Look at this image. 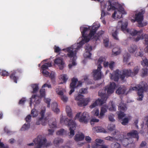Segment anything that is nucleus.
I'll list each match as a JSON object with an SVG mask.
<instances>
[{
	"instance_id": "nucleus-63",
	"label": "nucleus",
	"mask_w": 148,
	"mask_h": 148,
	"mask_svg": "<svg viewBox=\"0 0 148 148\" xmlns=\"http://www.w3.org/2000/svg\"><path fill=\"white\" fill-rule=\"evenodd\" d=\"M55 52H58L61 51L60 48L58 46H55L54 47Z\"/></svg>"
},
{
	"instance_id": "nucleus-18",
	"label": "nucleus",
	"mask_w": 148,
	"mask_h": 148,
	"mask_svg": "<svg viewBox=\"0 0 148 148\" xmlns=\"http://www.w3.org/2000/svg\"><path fill=\"white\" fill-rule=\"evenodd\" d=\"M55 64L58 65L60 70H62L65 66V63L62 58H56L54 61Z\"/></svg>"
},
{
	"instance_id": "nucleus-59",
	"label": "nucleus",
	"mask_w": 148,
	"mask_h": 148,
	"mask_svg": "<svg viewBox=\"0 0 148 148\" xmlns=\"http://www.w3.org/2000/svg\"><path fill=\"white\" fill-rule=\"evenodd\" d=\"M48 76H49L51 79H54L55 77V73L53 71H52L50 74H49Z\"/></svg>"
},
{
	"instance_id": "nucleus-9",
	"label": "nucleus",
	"mask_w": 148,
	"mask_h": 148,
	"mask_svg": "<svg viewBox=\"0 0 148 148\" xmlns=\"http://www.w3.org/2000/svg\"><path fill=\"white\" fill-rule=\"evenodd\" d=\"M148 89V87L146 83L145 82H142L140 84H138L134 87H131L129 89V92H131L133 90H138L137 94L138 97L137 99L138 100L141 101L143 100L144 97L143 92Z\"/></svg>"
},
{
	"instance_id": "nucleus-37",
	"label": "nucleus",
	"mask_w": 148,
	"mask_h": 148,
	"mask_svg": "<svg viewBox=\"0 0 148 148\" xmlns=\"http://www.w3.org/2000/svg\"><path fill=\"white\" fill-rule=\"evenodd\" d=\"M66 111L68 116L70 117H72V113L70 107L69 106H67L66 108Z\"/></svg>"
},
{
	"instance_id": "nucleus-20",
	"label": "nucleus",
	"mask_w": 148,
	"mask_h": 148,
	"mask_svg": "<svg viewBox=\"0 0 148 148\" xmlns=\"http://www.w3.org/2000/svg\"><path fill=\"white\" fill-rule=\"evenodd\" d=\"M112 134L113 136H108L105 138V139L111 141H117L118 135L119 134V132L117 130H115L114 132Z\"/></svg>"
},
{
	"instance_id": "nucleus-45",
	"label": "nucleus",
	"mask_w": 148,
	"mask_h": 148,
	"mask_svg": "<svg viewBox=\"0 0 148 148\" xmlns=\"http://www.w3.org/2000/svg\"><path fill=\"white\" fill-rule=\"evenodd\" d=\"M38 112L37 110L35 109L32 110L31 114L33 117H36L38 115Z\"/></svg>"
},
{
	"instance_id": "nucleus-2",
	"label": "nucleus",
	"mask_w": 148,
	"mask_h": 148,
	"mask_svg": "<svg viewBox=\"0 0 148 148\" xmlns=\"http://www.w3.org/2000/svg\"><path fill=\"white\" fill-rule=\"evenodd\" d=\"M90 118L89 113L86 112H79L77 113L73 120H69L66 116L62 115L60 118V122L63 125H67L70 130L69 137H72L74 135V130L75 129L76 124L74 120L77 119L79 121L84 123H87Z\"/></svg>"
},
{
	"instance_id": "nucleus-6",
	"label": "nucleus",
	"mask_w": 148,
	"mask_h": 148,
	"mask_svg": "<svg viewBox=\"0 0 148 148\" xmlns=\"http://www.w3.org/2000/svg\"><path fill=\"white\" fill-rule=\"evenodd\" d=\"M108 108L112 111H115L116 110L115 105L112 101H110L108 106L104 105L101 107L100 113L98 108H95L92 111L91 113L94 116H98L99 118H102L104 116L105 113L107 112Z\"/></svg>"
},
{
	"instance_id": "nucleus-13",
	"label": "nucleus",
	"mask_w": 148,
	"mask_h": 148,
	"mask_svg": "<svg viewBox=\"0 0 148 148\" xmlns=\"http://www.w3.org/2000/svg\"><path fill=\"white\" fill-rule=\"evenodd\" d=\"M127 109V108L126 105L124 103L123 101L121 100L118 105V110L119 111L117 112L119 119H121L125 116V114L124 112L122 111H125Z\"/></svg>"
},
{
	"instance_id": "nucleus-53",
	"label": "nucleus",
	"mask_w": 148,
	"mask_h": 148,
	"mask_svg": "<svg viewBox=\"0 0 148 148\" xmlns=\"http://www.w3.org/2000/svg\"><path fill=\"white\" fill-rule=\"evenodd\" d=\"M61 99L64 102H66L68 100V97L65 95H63L60 97Z\"/></svg>"
},
{
	"instance_id": "nucleus-52",
	"label": "nucleus",
	"mask_w": 148,
	"mask_h": 148,
	"mask_svg": "<svg viewBox=\"0 0 148 148\" xmlns=\"http://www.w3.org/2000/svg\"><path fill=\"white\" fill-rule=\"evenodd\" d=\"M114 115L113 114H111L108 116V119L111 122H114L115 121V119H114Z\"/></svg>"
},
{
	"instance_id": "nucleus-28",
	"label": "nucleus",
	"mask_w": 148,
	"mask_h": 148,
	"mask_svg": "<svg viewBox=\"0 0 148 148\" xmlns=\"http://www.w3.org/2000/svg\"><path fill=\"white\" fill-rule=\"evenodd\" d=\"M47 87L48 88H51V86L50 84H48L47 83L44 84L42 86V88L40 90V95L42 97H44L45 95V90L44 88Z\"/></svg>"
},
{
	"instance_id": "nucleus-16",
	"label": "nucleus",
	"mask_w": 148,
	"mask_h": 148,
	"mask_svg": "<svg viewBox=\"0 0 148 148\" xmlns=\"http://www.w3.org/2000/svg\"><path fill=\"white\" fill-rule=\"evenodd\" d=\"M145 12V10L143 9L141 10L137 13L136 14L135 16H133L134 19H132V22L134 23L135 21L137 22L143 19V14Z\"/></svg>"
},
{
	"instance_id": "nucleus-4",
	"label": "nucleus",
	"mask_w": 148,
	"mask_h": 148,
	"mask_svg": "<svg viewBox=\"0 0 148 148\" xmlns=\"http://www.w3.org/2000/svg\"><path fill=\"white\" fill-rule=\"evenodd\" d=\"M101 5L102 10L101 19L106 14L103 10L105 9H106L108 12L114 10V12L112 15V17L115 19L120 18L122 17V14H127L121 5L117 2H113L112 4L110 1L107 2L103 1L101 2Z\"/></svg>"
},
{
	"instance_id": "nucleus-41",
	"label": "nucleus",
	"mask_w": 148,
	"mask_h": 148,
	"mask_svg": "<svg viewBox=\"0 0 148 148\" xmlns=\"http://www.w3.org/2000/svg\"><path fill=\"white\" fill-rule=\"evenodd\" d=\"M51 63L48 62L43 64L41 66V68L42 69L46 70L48 69V67H51Z\"/></svg>"
},
{
	"instance_id": "nucleus-1",
	"label": "nucleus",
	"mask_w": 148,
	"mask_h": 148,
	"mask_svg": "<svg viewBox=\"0 0 148 148\" xmlns=\"http://www.w3.org/2000/svg\"><path fill=\"white\" fill-rule=\"evenodd\" d=\"M100 26L99 23L96 22L94 23L92 26L81 27L80 29L83 36L82 40L79 43H75L62 50L67 52V56L70 58L69 65V68L71 69L76 65V53L82 45L88 42L91 39L97 40L98 39L99 36L97 34L96 32Z\"/></svg>"
},
{
	"instance_id": "nucleus-54",
	"label": "nucleus",
	"mask_w": 148,
	"mask_h": 148,
	"mask_svg": "<svg viewBox=\"0 0 148 148\" xmlns=\"http://www.w3.org/2000/svg\"><path fill=\"white\" fill-rule=\"evenodd\" d=\"M44 101L47 104V107H49L50 103L51 101V99L48 98H45L44 99Z\"/></svg>"
},
{
	"instance_id": "nucleus-50",
	"label": "nucleus",
	"mask_w": 148,
	"mask_h": 148,
	"mask_svg": "<svg viewBox=\"0 0 148 148\" xmlns=\"http://www.w3.org/2000/svg\"><path fill=\"white\" fill-rule=\"evenodd\" d=\"M111 147L112 148H120V145L118 143L115 142L112 144Z\"/></svg>"
},
{
	"instance_id": "nucleus-26",
	"label": "nucleus",
	"mask_w": 148,
	"mask_h": 148,
	"mask_svg": "<svg viewBox=\"0 0 148 148\" xmlns=\"http://www.w3.org/2000/svg\"><path fill=\"white\" fill-rule=\"evenodd\" d=\"M58 78L62 81V82L59 84H63L65 83L66 82L68 79L69 77L68 75L66 74H62L59 76Z\"/></svg>"
},
{
	"instance_id": "nucleus-57",
	"label": "nucleus",
	"mask_w": 148,
	"mask_h": 148,
	"mask_svg": "<svg viewBox=\"0 0 148 148\" xmlns=\"http://www.w3.org/2000/svg\"><path fill=\"white\" fill-rule=\"evenodd\" d=\"M42 73L43 75L45 77H48L49 76V73L45 69H42Z\"/></svg>"
},
{
	"instance_id": "nucleus-40",
	"label": "nucleus",
	"mask_w": 148,
	"mask_h": 148,
	"mask_svg": "<svg viewBox=\"0 0 148 148\" xmlns=\"http://www.w3.org/2000/svg\"><path fill=\"white\" fill-rule=\"evenodd\" d=\"M143 60L141 62V64L143 66H148V60L145 57H144L142 58Z\"/></svg>"
},
{
	"instance_id": "nucleus-64",
	"label": "nucleus",
	"mask_w": 148,
	"mask_h": 148,
	"mask_svg": "<svg viewBox=\"0 0 148 148\" xmlns=\"http://www.w3.org/2000/svg\"><path fill=\"white\" fill-rule=\"evenodd\" d=\"M1 73L2 76H7L8 75V72L5 71H2Z\"/></svg>"
},
{
	"instance_id": "nucleus-61",
	"label": "nucleus",
	"mask_w": 148,
	"mask_h": 148,
	"mask_svg": "<svg viewBox=\"0 0 148 148\" xmlns=\"http://www.w3.org/2000/svg\"><path fill=\"white\" fill-rule=\"evenodd\" d=\"M85 140L87 142V143H90L91 141V138L89 136H86L85 137Z\"/></svg>"
},
{
	"instance_id": "nucleus-58",
	"label": "nucleus",
	"mask_w": 148,
	"mask_h": 148,
	"mask_svg": "<svg viewBox=\"0 0 148 148\" xmlns=\"http://www.w3.org/2000/svg\"><path fill=\"white\" fill-rule=\"evenodd\" d=\"M31 117L30 115H28L25 119V120L27 123H29L31 120Z\"/></svg>"
},
{
	"instance_id": "nucleus-46",
	"label": "nucleus",
	"mask_w": 148,
	"mask_h": 148,
	"mask_svg": "<svg viewBox=\"0 0 148 148\" xmlns=\"http://www.w3.org/2000/svg\"><path fill=\"white\" fill-rule=\"evenodd\" d=\"M31 86L33 89L32 92L33 93L36 92L38 89V85L36 84H32Z\"/></svg>"
},
{
	"instance_id": "nucleus-19",
	"label": "nucleus",
	"mask_w": 148,
	"mask_h": 148,
	"mask_svg": "<svg viewBox=\"0 0 148 148\" xmlns=\"http://www.w3.org/2000/svg\"><path fill=\"white\" fill-rule=\"evenodd\" d=\"M40 97L37 95H33L31 98L30 103V106L31 107L32 103H33L34 106H35L40 102Z\"/></svg>"
},
{
	"instance_id": "nucleus-7",
	"label": "nucleus",
	"mask_w": 148,
	"mask_h": 148,
	"mask_svg": "<svg viewBox=\"0 0 148 148\" xmlns=\"http://www.w3.org/2000/svg\"><path fill=\"white\" fill-rule=\"evenodd\" d=\"M119 76H120V78L122 80L124 79L125 77L134 76L132 71L130 69H125L121 72L118 70L114 71L112 74H111L110 77L111 79L116 81L119 79Z\"/></svg>"
},
{
	"instance_id": "nucleus-39",
	"label": "nucleus",
	"mask_w": 148,
	"mask_h": 148,
	"mask_svg": "<svg viewBox=\"0 0 148 148\" xmlns=\"http://www.w3.org/2000/svg\"><path fill=\"white\" fill-rule=\"evenodd\" d=\"M143 49L140 48L138 49V51L136 53L135 56H140L142 57L143 56Z\"/></svg>"
},
{
	"instance_id": "nucleus-55",
	"label": "nucleus",
	"mask_w": 148,
	"mask_h": 148,
	"mask_svg": "<svg viewBox=\"0 0 148 148\" xmlns=\"http://www.w3.org/2000/svg\"><path fill=\"white\" fill-rule=\"evenodd\" d=\"M15 73H12L10 76V78L13 79L15 82L17 83V82L16 79H17V78L15 76Z\"/></svg>"
},
{
	"instance_id": "nucleus-8",
	"label": "nucleus",
	"mask_w": 148,
	"mask_h": 148,
	"mask_svg": "<svg viewBox=\"0 0 148 148\" xmlns=\"http://www.w3.org/2000/svg\"><path fill=\"white\" fill-rule=\"evenodd\" d=\"M34 142L27 144L29 146H33L35 144L34 148H43L45 147L49 146L50 144L49 143H47L46 138L43 136L40 135L37 137L33 140Z\"/></svg>"
},
{
	"instance_id": "nucleus-47",
	"label": "nucleus",
	"mask_w": 148,
	"mask_h": 148,
	"mask_svg": "<svg viewBox=\"0 0 148 148\" xmlns=\"http://www.w3.org/2000/svg\"><path fill=\"white\" fill-rule=\"evenodd\" d=\"M107 128L109 131H112L115 130V125L113 124H109L107 127Z\"/></svg>"
},
{
	"instance_id": "nucleus-51",
	"label": "nucleus",
	"mask_w": 148,
	"mask_h": 148,
	"mask_svg": "<svg viewBox=\"0 0 148 148\" xmlns=\"http://www.w3.org/2000/svg\"><path fill=\"white\" fill-rule=\"evenodd\" d=\"M139 68L138 66L135 67L134 70V71L132 72L133 76L135 75L138 73Z\"/></svg>"
},
{
	"instance_id": "nucleus-62",
	"label": "nucleus",
	"mask_w": 148,
	"mask_h": 148,
	"mask_svg": "<svg viewBox=\"0 0 148 148\" xmlns=\"http://www.w3.org/2000/svg\"><path fill=\"white\" fill-rule=\"evenodd\" d=\"M4 131L8 134H12V132L9 130L7 127H5L4 128Z\"/></svg>"
},
{
	"instance_id": "nucleus-24",
	"label": "nucleus",
	"mask_w": 148,
	"mask_h": 148,
	"mask_svg": "<svg viewBox=\"0 0 148 148\" xmlns=\"http://www.w3.org/2000/svg\"><path fill=\"white\" fill-rule=\"evenodd\" d=\"M92 130L94 132H102L104 133H108V131H106L104 128L100 126L93 127L92 129Z\"/></svg>"
},
{
	"instance_id": "nucleus-10",
	"label": "nucleus",
	"mask_w": 148,
	"mask_h": 148,
	"mask_svg": "<svg viewBox=\"0 0 148 148\" xmlns=\"http://www.w3.org/2000/svg\"><path fill=\"white\" fill-rule=\"evenodd\" d=\"M84 82L86 83L87 84L90 83L89 82L87 76H84L83 79L79 81H78L77 78H73L72 79V82L70 84V87L71 88L81 87Z\"/></svg>"
},
{
	"instance_id": "nucleus-43",
	"label": "nucleus",
	"mask_w": 148,
	"mask_h": 148,
	"mask_svg": "<svg viewBox=\"0 0 148 148\" xmlns=\"http://www.w3.org/2000/svg\"><path fill=\"white\" fill-rule=\"evenodd\" d=\"M130 58V54L128 53L125 54L123 56V61L124 62H127Z\"/></svg>"
},
{
	"instance_id": "nucleus-3",
	"label": "nucleus",
	"mask_w": 148,
	"mask_h": 148,
	"mask_svg": "<svg viewBox=\"0 0 148 148\" xmlns=\"http://www.w3.org/2000/svg\"><path fill=\"white\" fill-rule=\"evenodd\" d=\"M128 23L126 21H120L118 23L117 28L121 27V29L125 33L129 34L130 38L136 41H138L140 39L144 38L145 44L147 46L145 49V52L148 53V35H144L142 30H137L135 29H129L127 28Z\"/></svg>"
},
{
	"instance_id": "nucleus-38",
	"label": "nucleus",
	"mask_w": 148,
	"mask_h": 148,
	"mask_svg": "<svg viewBox=\"0 0 148 148\" xmlns=\"http://www.w3.org/2000/svg\"><path fill=\"white\" fill-rule=\"evenodd\" d=\"M49 126L51 128H55L57 127L56 122L54 120L53 121L50 120L49 121Z\"/></svg>"
},
{
	"instance_id": "nucleus-48",
	"label": "nucleus",
	"mask_w": 148,
	"mask_h": 148,
	"mask_svg": "<svg viewBox=\"0 0 148 148\" xmlns=\"http://www.w3.org/2000/svg\"><path fill=\"white\" fill-rule=\"evenodd\" d=\"M88 88H82L79 90V92L81 94H87L88 92Z\"/></svg>"
},
{
	"instance_id": "nucleus-33",
	"label": "nucleus",
	"mask_w": 148,
	"mask_h": 148,
	"mask_svg": "<svg viewBox=\"0 0 148 148\" xmlns=\"http://www.w3.org/2000/svg\"><path fill=\"white\" fill-rule=\"evenodd\" d=\"M30 123H26L23 125L21 129V130L22 131L27 130L30 128Z\"/></svg>"
},
{
	"instance_id": "nucleus-21",
	"label": "nucleus",
	"mask_w": 148,
	"mask_h": 148,
	"mask_svg": "<svg viewBox=\"0 0 148 148\" xmlns=\"http://www.w3.org/2000/svg\"><path fill=\"white\" fill-rule=\"evenodd\" d=\"M92 50L91 46L86 44L85 47V52L83 54L84 57L86 58H90L91 56L90 51Z\"/></svg>"
},
{
	"instance_id": "nucleus-14",
	"label": "nucleus",
	"mask_w": 148,
	"mask_h": 148,
	"mask_svg": "<svg viewBox=\"0 0 148 148\" xmlns=\"http://www.w3.org/2000/svg\"><path fill=\"white\" fill-rule=\"evenodd\" d=\"M98 64H103L105 67H108V66L111 70H112L114 65V63L113 62H111L109 63L106 60V59L104 57H101L98 60Z\"/></svg>"
},
{
	"instance_id": "nucleus-36",
	"label": "nucleus",
	"mask_w": 148,
	"mask_h": 148,
	"mask_svg": "<svg viewBox=\"0 0 148 148\" xmlns=\"http://www.w3.org/2000/svg\"><path fill=\"white\" fill-rule=\"evenodd\" d=\"M137 47L135 45H132L130 46L128 48V51L131 53L134 52L136 50Z\"/></svg>"
},
{
	"instance_id": "nucleus-49",
	"label": "nucleus",
	"mask_w": 148,
	"mask_h": 148,
	"mask_svg": "<svg viewBox=\"0 0 148 148\" xmlns=\"http://www.w3.org/2000/svg\"><path fill=\"white\" fill-rule=\"evenodd\" d=\"M103 43L104 46L107 47L109 46V40L108 38H106L103 39Z\"/></svg>"
},
{
	"instance_id": "nucleus-17",
	"label": "nucleus",
	"mask_w": 148,
	"mask_h": 148,
	"mask_svg": "<svg viewBox=\"0 0 148 148\" xmlns=\"http://www.w3.org/2000/svg\"><path fill=\"white\" fill-rule=\"evenodd\" d=\"M130 137H124L123 135L119 133V134L117 141L121 143L124 146H127L129 144V140Z\"/></svg>"
},
{
	"instance_id": "nucleus-31",
	"label": "nucleus",
	"mask_w": 148,
	"mask_h": 148,
	"mask_svg": "<svg viewBox=\"0 0 148 148\" xmlns=\"http://www.w3.org/2000/svg\"><path fill=\"white\" fill-rule=\"evenodd\" d=\"M58 104L56 102L52 103L51 107L52 110L55 113H58L60 112L59 109L57 107Z\"/></svg>"
},
{
	"instance_id": "nucleus-11",
	"label": "nucleus",
	"mask_w": 148,
	"mask_h": 148,
	"mask_svg": "<svg viewBox=\"0 0 148 148\" xmlns=\"http://www.w3.org/2000/svg\"><path fill=\"white\" fill-rule=\"evenodd\" d=\"M75 99L77 101L78 105L82 107L86 106L90 101L89 98L84 99L83 96L79 94L77 96H75Z\"/></svg>"
},
{
	"instance_id": "nucleus-23",
	"label": "nucleus",
	"mask_w": 148,
	"mask_h": 148,
	"mask_svg": "<svg viewBox=\"0 0 148 148\" xmlns=\"http://www.w3.org/2000/svg\"><path fill=\"white\" fill-rule=\"evenodd\" d=\"M109 32L112 33V36L114 39L116 40L119 39L118 36V32L116 29L113 27H110L109 28Z\"/></svg>"
},
{
	"instance_id": "nucleus-5",
	"label": "nucleus",
	"mask_w": 148,
	"mask_h": 148,
	"mask_svg": "<svg viewBox=\"0 0 148 148\" xmlns=\"http://www.w3.org/2000/svg\"><path fill=\"white\" fill-rule=\"evenodd\" d=\"M116 86L115 83H111L109 85L103 89L99 90L98 95L101 97V99H99L96 100L90 106V108H92L105 103L108 96V95L114 92Z\"/></svg>"
},
{
	"instance_id": "nucleus-60",
	"label": "nucleus",
	"mask_w": 148,
	"mask_h": 148,
	"mask_svg": "<svg viewBox=\"0 0 148 148\" xmlns=\"http://www.w3.org/2000/svg\"><path fill=\"white\" fill-rule=\"evenodd\" d=\"M26 100L25 98H23L19 102V104H23L26 101Z\"/></svg>"
},
{
	"instance_id": "nucleus-25",
	"label": "nucleus",
	"mask_w": 148,
	"mask_h": 148,
	"mask_svg": "<svg viewBox=\"0 0 148 148\" xmlns=\"http://www.w3.org/2000/svg\"><path fill=\"white\" fill-rule=\"evenodd\" d=\"M85 137L84 134L82 133H78L74 137V139L76 141H79L83 140Z\"/></svg>"
},
{
	"instance_id": "nucleus-22",
	"label": "nucleus",
	"mask_w": 148,
	"mask_h": 148,
	"mask_svg": "<svg viewBox=\"0 0 148 148\" xmlns=\"http://www.w3.org/2000/svg\"><path fill=\"white\" fill-rule=\"evenodd\" d=\"M126 88L124 86H122L119 87L116 91V94L118 95L124 94L126 95L128 93L127 91L126 90Z\"/></svg>"
},
{
	"instance_id": "nucleus-34",
	"label": "nucleus",
	"mask_w": 148,
	"mask_h": 148,
	"mask_svg": "<svg viewBox=\"0 0 148 148\" xmlns=\"http://www.w3.org/2000/svg\"><path fill=\"white\" fill-rule=\"evenodd\" d=\"M63 142V140L62 139L60 138H57L54 140L53 143L56 146H58L60 144L62 143Z\"/></svg>"
},
{
	"instance_id": "nucleus-30",
	"label": "nucleus",
	"mask_w": 148,
	"mask_h": 148,
	"mask_svg": "<svg viewBox=\"0 0 148 148\" xmlns=\"http://www.w3.org/2000/svg\"><path fill=\"white\" fill-rule=\"evenodd\" d=\"M127 136L130 137H133L138 138V134L137 131L133 130L127 134Z\"/></svg>"
},
{
	"instance_id": "nucleus-56",
	"label": "nucleus",
	"mask_w": 148,
	"mask_h": 148,
	"mask_svg": "<svg viewBox=\"0 0 148 148\" xmlns=\"http://www.w3.org/2000/svg\"><path fill=\"white\" fill-rule=\"evenodd\" d=\"M147 74V69H143L142 71V77H144L146 76Z\"/></svg>"
},
{
	"instance_id": "nucleus-35",
	"label": "nucleus",
	"mask_w": 148,
	"mask_h": 148,
	"mask_svg": "<svg viewBox=\"0 0 148 148\" xmlns=\"http://www.w3.org/2000/svg\"><path fill=\"white\" fill-rule=\"evenodd\" d=\"M132 117L130 116H127L122 120V124L123 125H126L128 123L129 121L131 120Z\"/></svg>"
},
{
	"instance_id": "nucleus-44",
	"label": "nucleus",
	"mask_w": 148,
	"mask_h": 148,
	"mask_svg": "<svg viewBox=\"0 0 148 148\" xmlns=\"http://www.w3.org/2000/svg\"><path fill=\"white\" fill-rule=\"evenodd\" d=\"M56 134L58 135H63L66 134V132L64 129H61L57 132Z\"/></svg>"
},
{
	"instance_id": "nucleus-12",
	"label": "nucleus",
	"mask_w": 148,
	"mask_h": 148,
	"mask_svg": "<svg viewBox=\"0 0 148 148\" xmlns=\"http://www.w3.org/2000/svg\"><path fill=\"white\" fill-rule=\"evenodd\" d=\"M45 107H42L41 110L40 114L41 117L37 118L35 122V124L38 125L41 124L43 125H45L46 124L47 119L44 117V113L45 112Z\"/></svg>"
},
{
	"instance_id": "nucleus-42",
	"label": "nucleus",
	"mask_w": 148,
	"mask_h": 148,
	"mask_svg": "<svg viewBox=\"0 0 148 148\" xmlns=\"http://www.w3.org/2000/svg\"><path fill=\"white\" fill-rule=\"evenodd\" d=\"M138 26L139 27H143L147 25V24L146 21H144L143 19L141 20L138 22Z\"/></svg>"
},
{
	"instance_id": "nucleus-15",
	"label": "nucleus",
	"mask_w": 148,
	"mask_h": 148,
	"mask_svg": "<svg viewBox=\"0 0 148 148\" xmlns=\"http://www.w3.org/2000/svg\"><path fill=\"white\" fill-rule=\"evenodd\" d=\"M98 64L97 69L94 70L92 73L94 79L95 80L99 79L101 78V71L102 66L101 64Z\"/></svg>"
},
{
	"instance_id": "nucleus-27",
	"label": "nucleus",
	"mask_w": 148,
	"mask_h": 148,
	"mask_svg": "<svg viewBox=\"0 0 148 148\" xmlns=\"http://www.w3.org/2000/svg\"><path fill=\"white\" fill-rule=\"evenodd\" d=\"M121 51V49L119 47L116 46L113 49L112 56H117L120 54Z\"/></svg>"
},
{
	"instance_id": "nucleus-29",
	"label": "nucleus",
	"mask_w": 148,
	"mask_h": 148,
	"mask_svg": "<svg viewBox=\"0 0 148 148\" xmlns=\"http://www.w3.org/2000/svg\"><path fill=\"white\" fill-rule=\"evenodd\" d=\"M56 92L57 94L60 96V97L64 95V93L66 92V90L65 88L61 89L60 86H58L56 89Z\"/></svg>"
},
{
	"instance_id": "nucleus-32",
	"label": "nucleus",
	"mask_w": 148,
	"mask_h": 148,
	"mask_svg": "<svg viewBox=\"0 0 148 148\" xmlns=\"http://www.w3.org/2000/svg\"><path fill=\"white\" fill-rule=\"evenodd\" d=\"M103 143V140L101 139H97L95 140V142L94 144H93L92 145V147L93 148H98V147H97V145H101L99 144H102Z\"/></svg>"
}]
</instances>
